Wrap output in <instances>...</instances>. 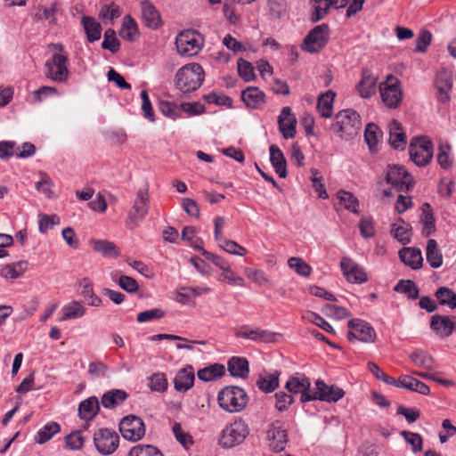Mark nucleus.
<instances>
[{
    "instance_id": "obj_23",
    "label": "nucleus",
    "mask_w": 456,
    "mask_h": 456,
    "mask_svg": "<svg viewBox=\"0 0 456 456\" xmlns=\"http://www.w3.org/2000/svg\"><path fill=\"white\" fill-rule=\"evenodd\" d=\"M348 327L356 330L357 340L363 343H372L376 333L374 329L366 322L360 319H352L348 322Z\"/></svg>"
},
{
    "instance_id": "obj_13",
    "label": "nucleus",
    "mask_w": 456,
    "mask_h": 456,
    "mask_svg": "<svg viewBox=\"0 0 456 456\" xmlns=\"http://www.w3.org/2000/svg\"><path fill=\"white\" fill-rule=\"evenodd\" d=\"M382 102L389 109H395L399 104V80L388 75L387 80L379 85Z\"/></svg>"
},
{
    "instance_id": "obj_18",
    "label": "nucleus",
    "mask_w": 456,
    "mask_h": 456,
    "mask_svg": "<svg viewBox=\"0 0 456 456\" xmlns=\"http://www.w3.org/2000/svg\"><path fill=\"white\" fill-rule=\"evenodd\" d=\"M286 389L290 394H301L300 401L302 403L309 402L310 400H305V395L313 396V393L310 391L311 382L308 378L304 374H297L289 379L285 385Z\"/></svg>"
},
{
    "instance_id": "obj_22",
    "label": "nucleus",
    "mask_w": 456,
    "mask_h": 456,
    "mask_svg": "<svg viewBox=\"0 0 456 456\" xmlns=\"http://www.w3.org/2000/svg\"><path fill=\"white\" fill-rule=\"evenodd\" d=\"M142 18L145 26L151 29H158L161 24V18L159 11L150 0H142L141 3Z\"/></svg>"
},
{
    "instance_id": "obj_60",
    "label": "nucleus",
    "mask_w": 456,
    "mask_h": 456,
    "mask_svg": "<svg viewBox=\"0 0 456 456\" xmlns=\"http://www.w3.org/2000/svg\"><path fill=\"white\" fill-rule=\"evenodd\" d=\"M165 316V311L161 308H152L141 312L137 314L136 320L138 322L142 323L153 320H159Z\"/></svg>"
},
{
    "instance_id": "obj_33",
    "label": "nucleus",
    "mask_w": 456,
    "mask_h": 456,
    "mask_svg": "<svg viewBox=\"0 0 456 456\" xmlns=\"http://www.w3.org/2000/svg\"><path fill=\"white\" fill-rule=\"evenodd\" d=\"M257 387L264 393H271L279 387V373H265L259 375L256 380Z\"/></svg>"
},
{
    "instance_id": "obj_9",
    "label": "nucleus",
    "mask_w": 456,
    "mask_h": 456,
    "mask_svg": "<svg viewBox=\"0 0 456 456\" xmlns=\"http://www.w3.org/2000/svg\"><path fill=\"white\" fill-rule=\"evenodd\" d=\"M329 40V26L321 24L315 26L305 37L302 49L315 53L324 48Z\"/></svg>"
},
{
    "instance_id": "obj_31",
    "label": "nucleus",
    "mask_w": 456,
    "mask_h": 456,
    "mask_svg": "<svg viewBox=\"0 0 456 456\" xmlns=\"http://www.w3.org/2000/svg\"><path fill=\"white\" fill-rule=\"evenodd\" d=\"M437 163L445 170L451 169L454 164V156L452 146L448 142H441L437 148Z\"/></svg>"
},
{
    "instance_id": "obj_26",
    "label": "nucleus",
    "mask_w": 456,
    "mask_h": 456,
    "mask_svg": "<svg viewBox=\"0 0 456 456\" xmlns=\"http://www.w3.org/2000/svg\"><path fill=\"white\" fill-rule=\"evenodd\" d=\"M228 371L235 378L246 379L249 374L248 362L244 357L233 356L228 361Z\"/></svg>"
},
{
    "instance_id": "obj_16",
    "label": "nucleus",
    "mask_w": 456,
    "mask_h": 456,
    "mask_svg": "<svg viewBox=\"0 0 456 456\" xmlns=\"http://www.w3.org/2000/svg\"><path fill=\"white\" fill-rule=\"evenodd\" d=\"M340 267L347 281L351 283H363L368 281L364 269L348 256L342 257Z\"/></svg>"
},
{
    "instance_id": "obj_15",
    "label": "nucleus",
    "mask_w": 456,
    "mask_h": 456,
    "mask_svg": "<svg viewBox=\"0 0 456 456\" xmlns=\"http://www.w3.org/2000/svg\"><path fill=\"white\" fill-rule=\"evenodd\" d=\"M177 52L184 56H194L200 49L198 39L192 31L181 32L175 39Z\"/></svg>"
},
{
    "instance_id": "obj_34",
    "label": "nucleus",
    "mask_w": 456,
    "mask_h": 456,
    "mask_svg": "<svg viewBox=\"0 0 456 456\" xmlns=\"http://www.w3.org/2000/svg\"><path fill=\"white\" fill-rule=\"evenodd\" d=\"M81 21L89 42H94L101 38L102 26L95 19L83 16Z\"/></svg>"
},
{
    "instance_id": "obj_29",
    "label": "nucleus",
    "mask_w": 456,
    "mask_h": 456,
    "mask_svg": "<svg viewBox=\"0 0 456 456\" xmlns=\"http://www.w3.org/2000/svg\"><path fill=\"white\" fill-rule=\"evenodd\" d=\"M241 99L248 108L257 109L265 102V94L258 87L249 86L242 91Z\"/></svg>"
},
{
    "instance_id": "obj_17",
    "label": "nucleus",
    "mask_w": 456,
    "mask_h": 456,
    "mask_svg": "<svg viewBox=\"0 0 456 456\" xmlns=\"http://www.w3.org/2000/svg\"><path fill=\"white\" fill-rule=\"evenodd\" d=\"M267 439L273 451L281 452L285 448L288 441L287 430L281 420L273 421L268 428Z\"/></svg>"
},
{
    "instance_id": "obj_43",
    "label": "nucleus",
    "mask_w": 456,
    "mask_h": 456,
    "mask_svg": "<svg viewBox=\"0 0 456 456\" xmlns=\"http://www.w3.org/2000/svg\"><path fill=\"white\" fill-rule=\"evenodd\" d=\"M422 217L421 221L423 224V232L428 236L433 233L436 230L435 218L432 214V208L428 203H424L421 207Z\"/></svg>"
},
{
    "instance_id": "obj_47",
    "label": "nucleus",
    "mask_w": 456,
    "mask_h": 456,
    "mask_svg": "<svg viewBox=\"0 0 456 456\" xmlns=\"http://www.w3.org/2000/svg\"><path fill=\"white\" fill-rule=\"evenodd\" d=\"M436 297L442 305H447L451 309L456 308V294L452 290L441 287L436 290Z\"/></svg>"
},
{
    "instance_id": "obj_1",
    "label": "nucleus",
    "mask_w": 456,
    "mask_h": 456,
    "mask_svg": "<svg viewBox=\"0 0 456 456\" xmlns=\"http://www.w3.org/2000/svg\"><path fill=\"white\" fill-rule=\"evenodd\" d=\"M204 80V70L198 63H190L175 74V84L183 94H189L197 90Z\"/></svg>"
},
{
    "instance_id": "obj_7",
    "label": "nucleus",
    "mask_w": 456,
    "mask_h": 456,
    "mask_svg": "<svg viewBox=\"0 0 456 456\" xmlns=\"http://www.w3.org/2000/svg\"><path fill=\"white\" fill-rule=\"evenodd\" d=\"M45 77L54 82H66L69 71L68 69V57L61 53H53L45 62Z\"/></svg>"
},
{
    "instance_id": "obj_40",
    "label": "nucleus",
    "mask_w": 456,
    "mask_h": 456,
    "mask_svg": "<svg viewBox=\"0 0 456 456\" xmlns=\"http://www.w3.org/2000/svg\"><path fill=\"white\" fill-rule=\"evenodd\" d=\"M94 250L101 253L105 257H118L120 255L119 249L116 245L109 240H93Z\"/></svg>"
},
{
    "instance_id": "obj_54",
    "label": "nucleus",
    "mask_w": 456,
    "mask_h": 456,
    "mask_svg": "<svg viewBox=\"0 0 456 456\" xmlns=\"http://www.w3.org/2000/svg\"><path fill=\"white\" fill-rule=\"evenodd\" d=\"M401 436H403L414 453L422 450L423 440L420 435L410 431H402Z\"/></svg>"
},
{
    "instance_id": "obj_64",
    "label": "nucleus",
    "mask_w": 456,
    "mask_h": 456,
    "mask_svg": "<svg viewBox=\"0 0 456 456\" xmlns=\"http://www.w3.org/2000/svg\"><path fill=\"white\" fill-rule=\"evenodd\" d=\"M60 223V217L56 215H39V232L45 233L49 229H52L55 224Z\"/></svg>"
},
{
    "instance_id": "obj_59",
    "label": "nucleus",
    "mask_w": 456,
    "mask_h": 456,
    "mask_svg": "<svg viewBox=\"0 0 456 456\" xmlns=\"http://www.w3.org/2000/svg\"><path fill=\"white\" fill-rule=\"evenodd\" d=\"M247 277L259 286H271V281L265 276V273L257 269L248 268L245 271Z\"/></svg>"
},
{
    "instance_id": "obj_8",
    "label": "nucleus",
    "mask_w": 456,
    "mask_h": 456,
    "mask_svg": "<svg viewBox=\"0 0 456 456\" xmlns=\"http://www.w3.org/2000/svg\"><path fill=\"white\" fill-rule=\"evenodd\" d=\"M122 436L128 441L137 442L145 435V426L142 419L135 415L124 417L118 425Z\"/></svg>"
},
{
    "instance_id": "obj_11",
    "label": "nucleus",
    "mask_w": 456,
    "mask_h": 456,
    "mask_svg": "<svg viewBox=\"0 0 456 456\" xmlns=\"http://www.w3.org/2000/svg\"><path fill=\"white\" fill-rule=\"evenodd\" d=\"M157 105L161 114H201L205 110L204 106L198 102L175 103L159 99Z\"/></svg>"
},
{
    "instance_id": "obj_5",
    "label": "nucleus",
    "mask_w": 456,
    "mask_h": 456,
    "mask_svg": "<svg viewBox=\"0 0 456 456\" xmlns=\"http://www.w3.org/2000/svg\"><path fill=\"white\" fill-rule=\"evenodd\" d=\"M411 159L419 167H426L433 158L434 147L427 136H416L411 140L409 146Z\"/></svg>"
},
{
    "instance_id": "obj_21",
    "label": "nucleus",
    "mask_w": 456,
    "mask_h": 456,
    "mask_svg": "<svg viewBox=\"0 0 456 456\" xmlns=\"http://www.w3.org/2000/svg\"><path fill=\"white\" fill-rule=\"evenodd\" d=\"M195 374L191 365H186L176 373L174 379V387L177 392L185 393L192 387L194 384Z\"/></svg>"
},
{
    "instance_id": "obj_62",
    "label": "nucleus",
    "mask_w": 456,
    "mask_h": 456,
    "mask_svg": "<svg viewBox=\"0 0 456 456\" xmlns=\"http://www.w3.org/2000/svg\"><path fill=\"white\" fill-rule=\"evenodd\" d=\"M322 312L326 315L334 317L338 320L350 316V312L346 308L330 304H326L322 309Z\"/></svg>"
},
{
    "instance_id": "obj_20",
    "label": "nucleus",
    "mask_w": 456,
    "mask_h": 456,
    "mask_svg": "<svg viewBox=\"0 0 456 456\" xmlns=\"http://www.w3.org/2000/svg\"><path fill=\"white\" fill-rule=\"evenodd\" d=\"M430 327L439 337H449L456 329V317L434 315L431 318Z\"/></svg>"
},
{
    "instance_id": "obj_14",
    "label": "nucleus",
    "mask_w": 456,
    "mask_h": 456,
    "mask_svg": "<svg viewBox=\"0 0 456 456\" xmlns=\"http://www.w3.org/2000/svg\"><path fill=\"white\" fill-rule=\"evenodd\" d=\"M336 121L331 125L332 131L340 138L348 140L357 134L359 126L356 116H335Z\"/></svg>"
},
{
    "instance_id": "obj_49",
    "label": "nucleus",
    "mask_w": 456,
    "mask_h": 456,
    "mask_svg": "<svg viewBox=\"0 0 456 456\" xmlns=\"http://www.w3.org/2000/svg\"><path fill=\"white\" fill-rule=\"evenodd\" d=\"M127 456H163V454L156 446L138 444L129 451Z\"/></svg>"
},
{
    "instance_id": "obj_39",
    "label": "nucleus",
    "mask_w": 456,
    "mask_h": 456,
    "mask_svg": "<svg viewBox=\"0 0 456 456\" xmlns=\"http://www.w3.org/2000/svg\"><path fill=\"white\" fill-rule=\"evenodd\" d=\"M409 358L415 366L427 370H432L435 367L434 359L421 349L413 351L409 354Z\"/></svg>"
},
{
    "instance_id": "obj_12",
    "label": "nucleus",
    "mask_w": 456,
    "mask_h": 456,
    "mask_svg": "<svg viewBox=\"0 0 456 456\" xmlns=\"http://www.w3.org/2000/svg\"><path fill=\"white\" fill-rule=\"evenodd\" d=\"M316 392L313 393V396H305V400H320L328 403L338 402L345 395L342 388L336 385H327L323 380L317 379L315 382Z\"/></svg>"
},
{
    "instance_id": "obj_55",
    "label": "nucleus",
    "mask_w": 456,
    "mask_h": 456,
    "mask_svg": "<svg viewBox=\"0 0 456 456\" xmlns=\"http://www.w3.org/2000/svg\"><path fill=\"white\" fill-rule=\"evenodd\" d=\"M315 4L314 5V12L311 15V20L316 22L322 20L329 12L330 4L328 0H313Z\"/></svg>"
},
{
    "instance_id": "obj_42",
    "label": "nucleus",
    "mask_w": 456,
    "mask_h": 456,
    "mask_svg": "<svg viewBox=\"0 0 456 456\" xmlns=\"http://www.w3.org/2000/svg\"><path fill=\"white\" fill-rule=\"evenodd\" d=\"M27 266L28 263L26 261H18L7 265L2 269L1 275L5 279H17L25 273Z\"/></svg>"
},
{
    "instance_id": "obj_45",
    "label": "nucleus",
    "mask_w": 456,
    "mask_h": 456,
    "mask_svg": "<svg viewBox=\"0 0 456 456\" xmlns=\"http://www.w3.org/2000/svg\"><path fill=\"white\" fill-rule=\"evenodd\" d=\"M86 314V308L78 301H72L63 307L62 321L82 317Z\"/></svg>"
},
{
    "instance_id": "obj_46",
    "label": "nucleus",
    "mask_w": 456,
    "mask_h": 456,
    "mask_svg": "<svg viewBox=\"0 0 456 456\" xmlns=\"http://www.w3.org/2000/svg\"><path fill=\"white\" fill-rule=\"evenodd\" d=\"M335 96V93L330 90L318 97L317 110L320 114H330Z\"/></svg>"
},
{
    "instance_id": "obj_30",
    "label": "nucleus",
    "mask_w": 456,
    "mask_h": 456,
    "mask_svg": "<svg viewBox=\"0 0 456 456\" xmlns=\"http://www.w3.org/2000/svg\"><path fill=\"white\" fill-rule=\"evenodd\" d=\"M127 397L128 394L126 391L111 389L102 395L101 403L104 408L114 409L121 404Z\"/></svg>"
},
{
    "instance_id": "obj_27",
    "label": "nucleus",
    "mask_w": 456,
    "mask_h": 456,
    "mask_svg": "<svg viewBox=\"0 0 456 456\" xmlns=\"http://www.w3.org/2000/svg\"><path fill=\"white\" fill-rule=\"evenodd\" d=\"M270 161L281 178H286L287 162L282 151L274 144L270 146Z\"/></svg>"
},
{
    "instance_id": "obj_57",
    "label": "nucleus",
    "mask_w": 456,
    "mask_h": 456,
    "mask_svg": "<svg viewBox=\"0 0 456 456\" xmlns=\"http://www.w3.org/2000/svg\"><path fill=\"white\" fill-rule=\"evenodd\" d=\"M103 49H107L115 53L119 49V41L116 37V33L113 29L109 28L104 33V40L102 44Z\"/></svg>"
},
{
    "instance_id": "obj_28",
    "label": "nucleus",
    "mask_w": 456,
    "mask_h": 456,
    "mask_svg": "<svg viewBox=\"0 0 456 456\" xmlns=\"http://www.w3.org/2000/svg\"><path fill=\"white\" fill-rule=\"evenodd\" d=\"M401 262L411 269L420 268L423 264L421 251L416 248H401Z\"/></svg>"
},
{
    "instance_id": "obj_10",
    "label": "nucleus",
    "mask_w": 456,
    "mask_h": 456,
    "mask_svg": "<svg viewBox=\"0 0 456 456\" xmlns=\"http://www.w3.org/2000/svg\"><path fill=\"white\" fill-rule=\"evenodd\" d=\"M453 86V73L451 70L442 69L434 77V88L436 99L446 103L451 100V92Z\"/></svg>"
},
{
    "instance_id": "obj_53",
    "label": "nucleus",
    "mask_w": 456,
    "mask_h": 456,
    "mask_svg": "<svg viewBox=\"0 0 456 456\" xmlns=\"http://www.w3.org/2000/svg\"><path fill=\"white\" fill-rule=\"evenodd\" d=\"M148 387L151 391L164 392L167 388V380L164 373L158 372L151 375L149 379Z\"/></svg>"
},
{
    "instance_id": "obj_56",
    "label": "nucleus",
    "mask_w": 456,
    "mask_h": 456,
    "mask_svg": "<svg viewBox=\"0 0 456 456\" xmlns=\"http://www.w3.org/2000/svg\"><path fill=\"white\" fill-rule=\"evenodd\" d=\"M237 64L238 73L241 78L246 82H249L255 78L254 68L249 61L240 58Z\"/></svg>"
},
{
    "instance_id": "obj_61",
    "label": "nucleus",
    "mask_w": 456,
    "mask_h": 456,
    "mask_svg": "<svg viewBox=\"0 0 456 456\" xmlns=\"http://www.w3.org/2000/svg\"><path fill=\"white\" fill-rule=\"evenodd\" d=\"M368 369L378 379L382 380L387 384L399 387V380L387 375L376 363L371 362H368Z\"/></svg>"
},
{
    "instance_id": "obj_48",
    "label": "nucleus",
    "mask_w": 456,
    "mask_h": 456,
    "mask_svg": "<svg viewBox=\"0 0 456 456\" xmlns=\"http://www.w3.org/2000/svg\"><path fill=\"white\" fill-rule=\"evenodd\" d=\"M61 427L57 422H51L44 426L37 433V442L40 444L49 441L55 434L59 433Z\"/></svg>"
},
{
    "instance_id": "obj_51",
    "label": "nucleus",
    "mask_w": 456,
    "mask_h": 456,
    "mask_svg": "<svg viewBox=\"0 0 456 456\" xmlns=\"http://www.w3.org/2000/svg\"><path fill=\"white\" fill-rule=\"evenodd\" d=\"M173 434L175 439L186 449H188L193 444L192 436L185 432L180 423L175 422L172 427Z\"/></svg>"
},
{
    "instance_id": "obj_32",
    "label": "nucleus",
    "mask_w": 456,
    "mask_h": 456,
    "mask_svg": "<svg viewBox=\"0 0 456 456\" xmlns=\"http://www.w3.org/2000/svg\"><path fill=\"white\" fill-rule=\"evenodd\" d=\"M427 261L432 268H439L443 265V255L436 240H428L426 248Z\"/></svg>"
},
{
    "instance_id": "obj_41",
    "label": "nucleus",
    "mask_w": 456,
    "mask_h": 456,
    "mask_svg": "<svg viewBox=\"0 0 456 456\" xmlns=\"http://www.w3.org/2000/svg\"><path fill=\"white\" fill-rule=\"evenodd\" d=\"M338 199L339 205H341L345 209L351 211L354 214L359 213V201L352 192L340 190L338 192Z\"/></svg>"
},
{
    "instance_id": "obj_6",
    "label": "nucleus",
    "mask_w": 456,
    "mask_h": 456,
    "mask_svg": "<svg viewBox=\"0 0 456 456\" xmlns=\"http://www.w3.org/2000/svg\"><path fill=\"white\" fill-rule=\"evenodd\" d=\"M94 444L102 455H110L118 447L119 436L110 428H102L94 434Z\"/></svg>"
},
{
    "instance_id": "obj_35",
    "label": "nucleus",
    "mask_w": 456,
    "mask_h": 456,
    "mask_svg": "<svg viewBox=\"0 0 456 456\" xmlns=\"http://www.w3.org/2000/svg\"><path fill=\"white\" fill-rule=\"evenodd\" d=\"M225 373V368L223 364L215 363L208 367L199 370L197 376L199 379L208 382L222 377Z\"/></svg>"
},
{
    "instance_id": "obj_2",
    "label": "nucleus",
    "mask_w": 456,
    "mask_h": 456,
    "mask_svg": "<svg viewBox=\"0 0 456 456\" xmlns=\"http://www.w3.org/2000/svg\"><path fill=\"white\" fill-rule=\"evenodd\" d=\"M248 399L247 392L237 386L224 387L217 395L219 406L230 413L242 411L247 407Z\"/></svg>"
},
{
    "instance_id": "obj_44",
    "label": "nucleus",
    "mask_w": 456,
    "mask_h": 456,
    "mask_svg": "<svg viewBox=\"0 0 456 456\" xmlns=\"http://www.w3.org/2000/svg\"><path fill=\"white\" fill-rule=\"evenodd\" d=\"M40 180L36 183L35 187L38 191H42L47 199H53L55 197L53 190L54 183L50 176L45 173L40 172Z\"/></svg>"
},
{
    "instance_id": "obj_58",
    "label": "nucleus",
    "mask_w": 456,
    "mask_h": 456,
    "mask_svg": "<svg viewBox=\"0 0 456 456\" xmlns=\"http://www.w3.org/2000/svg\"><path fill=\"white\" fill-rule=\"evenodd\" d=\"M304 318L309 321L310 322L315 324L316 326L320 327L326 332H335L331 325L328 322H326L321 315L314 312L307 311L304 315Z\"/></svg>"
},
{
    "instance_id": "obj_25",
    "label": "nucleus",
    "mask_w": 456,
    "mask_h": 456,
    "mask_svg": "<svg viewBox=\"0 0 456 456\" xmlns=\"http://www.w3.org/2000/svg\"><path fill=\"white\" fill-rule=\"evenodd\" d=\"M100 411V403L96 396L82 401L78 405V415L84 420H92Z\"/></svg>"
},
{
    "instance_id": "obj_36",
    "label": "nucleus",
    "mask_w": 456,
    "mask_h": 456,
    "mask_svg": "<svg viewBox=\"0 0 456 456\" xmlns=\"http://www.w3.org/2000/svg\"><path fill=\"white\" fill-rule=\"evenodd\" d=\"M401 388H405L409 391L417 392L421 395H428L430 392L428 386L408 375L401 376Z\"/></svg>"
},
{
    "instance_id": "obj_4",
    "label": "nucleus",
    "mask_w": 456,
    "mask_h": 456,
    "mask_svg": "<svg viewBox=\"0 0 456 456\" xmlns=\"http://www.w3.org/2000/svg\"><path fill=\"white\" fill-rule=\"evenodd\" d=\"M150 208V195L148 187L139 189L136 192L133 206L127 214L126 224L129 229L137 227L146 217Z\"/></svg>"
},
{
    "instance_id": "obj_37",
    "label": "nucleus",
    "mask_w": 456,
    "mask_h": 456,
    "mask_svg": "<svg viewBox=\"0 0 456 456\" xmlns=\"http://www.w3.org/2000/svg\"><path fill=\"white\" fill-rule=\"evenodd\" d=\"M279 129L285 139L294 138L296 135L297 119L295 116H278Z\"/></svg>"
},
{
    "instance_id": "obj_38",
    "label": "nucleus",
    "mask_w": 456,
    "mask_h": 456,
    "mask_svg": "<svg viewBox=\"0 0 456 456\" xmlns=\"http://www.w3.org/2000/svg\"><path fill=\"white\" fill-rule=\"evenodd\" d=\"M139 35L135 20L127 15L124 18L123 25L119 30V36L129 42L134 41Z\"/></svg>"
},
{
    "instance_id": "obj_24",
    "label": "nucleus",
    "mask_w": 456,
    "mask_h": 456,
    "mask_svg": "<svg viewBox=\"0 0 456 456\" xmlns=\"http://www.w3.org/2000/svg\"><path fill=\"white\" fill-rule=\"evenodd\" d=\"M377 77L372 75V72L363 68L362 69V78L356 85V89L362 98H370L376 93Z\"/></svg>"
},
{
    "instance_id": "obj_63",
    "label": "nucleus",
    "mask_w": 456,
    "mask_h": 456,
    "mask_svg": "<svg viewBox=\"0 0 456 456\" xmlns=\"http://www.w3.org/2000/svg\"><path fill=\"white\" fill-rule=\"evenodd\" d=\"M275 408L279 411H285L289 409V405H291L294 402V398L291 394H287L285 392L280 391L275 394Z\"/></svg>"
},
{
    "instance_id": "obj_50",
    "label": "nucleus",
    "mask_w": 456,
    "mask_h": 456,
    "mask_svg": "<svg viewBox=\"0 0 456 456\" xmlns=\"http://www.w3.org/2000/svg\"><path fill=\"white\" fill-rule=\"evenodd\" d=\"M288 265L301 276L307 277L312 273V267L300 257L292 256L289 258Z\"/></svg>"
},
{
    "instance_id": "obj_52",
    "label": "nucleus",
    "mask_w": 456,
    "mask_h": 456,
    "mask_svg": "<svg viewBox=\"0 0 456 456\" xmlns=\"http://www.w3.org/2000/svg\"><path fill=\"white\" fill-rule=\"evenodd\" d=\"M364 138L370 151L375 152L379 142V127L374 124H368L365 128Z\"/></svg>"
},
{
    "instance_id": "obj_3",
    "label": "nucleus",
    "mask_w": 456,
    "mask_h": 456,
    "mask_svg": "<svg viewBox=\"0 0 456 456\" xmlns=\"http://www.w3.org/2000/svg\"><path fill=\"white\" fill-rule=\"evenodd\" d=\"M248 434V424L242 419H237L222 430L218 444L223 448L231 449L242 444Z\"/></svg>"
},
{
    "instance_id": "obj_19",
    "label": "nucleus",
    "mask_w": 456,
    "mask_h": 456,
    "mask_svg": "<svg viewBox=\"0 0 456 456\" xmlns=\"http://www.w3.org/2000/svg\"><path fill=\"white\" fill-rule=\"evenodd\" d=\"M235 336L254 342L273 343L275 341L274 332L260 328L250 329L247 326H243L236 331Z\"/></svg>"
}]
</instances>
